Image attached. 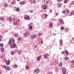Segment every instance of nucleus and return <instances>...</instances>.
I'll use <instances>...</instances> for the list:
<instances>
[{
	"instance_id": "f257e3e1",
	"label": "nucleus",
	"mask_w": 74,
	"mask_h": 74,
	"mask_svg": "<svg viewBox=\"0 0 74 74\" xmlns=\"http://www.w3.org/2000/svg\"><path fill=\"white\" fill-rule=\"evenodd\" d=\"M66 73V69L65 68H63L62 71V73L63 74H65Z\"/></svg>"
},
{
	"instance_id": "f03ea898",
	"label": "nucleus",
	"mask_w": 74,
	"mask_h": 74,
	"mask_svg": "<svg viewBox=\"0 0 74 74\" xmlns=\"http://www.w3.org/2000/svg\"><path fill=\"white\" fill-rule=\"evenodd\" d=\"M11 61L10 60H6V61H5V63L6 65H9L10 64V62Z\"/></svg>"
},
{
	"instance_id": "7ed1b4c3",
	"label": "nucleus",
	"mask_w": 74,
	"mask_h": 74,
	"mask_svg": "<svg viewBox=\"0 0 74 74\" xmlns=\"http://www.w3.org/2000/svg\"><path fill=\"white\" fill-rule=\"evenodd\" d=\"M24 19L25 20H29L30 17L29 16H27L24 17Z\"/></svg>"
},
{
	"instance_id": "20e7f679",
	"label": "nucleus",
	"mask_w": 74,
	"mask_h": 74,
	"mask_svg": "<svg viewBox=\"0 0 74 74\" xmlns=\"http://www.w3.org/2000/svg\"><path fill=\"white\" fill-rule=\"evenodd\" d=\"M15 46H16V44H15V43H13L11 45L10 47L12 48H14L15 47Z\"/></svg>"
},
{
	"instance_id": "39448f33",
	"label": "nucleus",
	"mask_w": 74,
	"mask_h": 74,
	"mask_svg": "<svg viewBox=\"0 0 74 74\" xmlns=\"http://www.w3.org/2000/svg\"><path fill=\"white\" fill-rule=\"evenodd\" d=\"M44 2L45 4L47 5V4H48L49 3V1H48V0H45Z\"/></svg>"
},
{
	"instance_id": "423d86ee",
	"label": "nucleus",
	"mask_w": 74,
	"mask_h": 74,
	"mask_svg": "<svg viewBox=\"0 0 74 74\" xmlns=\"http://www.w3.org/2000/svg\"><path fill=\"white\" fill-rule=\"evenodd\" d=\"M12 67L14 69H16L18 67V65L16 64H15L12 66Z\"/></svg>"
},
{
	"instance_id": "0eeeda50",
	"label": "nucleus",
	"mask_w": 74,
	"mask_h": 74,
	"mask_svg": "<svg viewBox=\"0 0 74 74\" xmlns=\"http://www.w3.org/2000/svg\"><path fill=\"white\" fill-rule=\"evenodd\" d=\"M30 1H32L34 4H36V0H30Z\"/></svg>"
},
{
	"instance_id": "6e6552de",
	"label": "nucleus",
	"mask_w": 74,
	"mask_h": 74,
	"mask_svg": "<svg viewBox=\"0 0 74 74\" xmlns=\"http://www.w3.org/2000/svg\"><path fill=\"white\" fill-rule=\"evenodd\" d=\"M60 21L61 22V25H63L64 24V22L63 21L62 19H60Z\"/></svg>"
},
{
	"instance_id": "1a4fd4ad",
	"label": "nucleus",
	"mask_w": 74,
	"mask_h": 74,
	"mask_svg": "<svg viewBox=\"0 0 74 74\" xmlns=\"http://www.w3.org/2000/svg\"><path fill=\"white\" fill-rule=\"evenodd\" d=\"M10 41L11 42H14L15 41V40L13 38H10Z\"/></svg>"
},
{
	"instance_id": "9d476101",
	"label": "nucleus",
	"mask_w": 74,
	"mask_h": 74,
	"mask_svg": "<svg viewBox=\"0 0 74 74\" xmlns=\"http://www.w3.org/2000/svg\"><path fill=\"white\" fill-rule=\"evenodd\" d=\"M65 53H66L67 55H69V52H68V51H67V50H65Z\"/></svg>"
},
{
	"instance_id": "9b49d317",
	"label": "nucleus",
	"mask_w": 74,
	"mask_h": 74,
	"mask_svg": "<svg viewBox=\"0 0 74 74\" xmlns=\"http://www.w3.org/2000/svg\"><path fill=\"white\" fill-rule=\"evenodd\" d=\"M42 7L43 9H45H45H47V6L45 5H43Z\"/></svg>"
},
{
	"instance_id": "f8f14e48",
	"label": "nucleus",
	"mask_w": 74,
	"mask_h": 74,
	"mask_svg": "<svg viewBox=\"0 0 74 74\" xmlns=\"http://www.w3.org/2000/svg\"><path fill=\"white\" fill-rule=\"evenodd\" d=\"M34 71L36 73H38V72L39 71V70L38 69H36V70H35Z\"/></svg>"
},
{
	"instance_id": "ddd939ff",
	"label": "nucleus",
	"mask_w": 74,
	"mask_h": 74,
	"mask_svg": "<svg viewBox=\"0 0 74 74\" xmlns=\"http://www.w3.org/2000/svg\"><path fill=\"white\" fill-rule=\"evenodd\" d=\"M11 53L12 55H14L15 54V52L14 51H12L11 52Z\"/></svg>"
},
{
	"instance_id": "4468645a",
	"label": "nucleus",
	"mask_w": 74,
	"mask_h": 74,
	"mask_svg": "<svg viewBox=\"0 0 74 74\" xmlns=\"http://www.w3.org/2000/svg\"><path fill=\"white\" fill-rule=\"evenodd\" d=\"M60 45H62L63 44V43H62V39H60Z\"/></svg>"
},
{
	"instance_id": "2eb2a0df",
	"label": "nucleus",
	"mask_w": 74,
	"mask_h": 74,
	"mask_svg": "<svg viewBox=\"0 0 74 74\" xmlns=\"http://www.w3.org/2000/svg\"><path fill=\"white\" fill-rule=\"evenodd\" d=\"M34 37H35V35H33L31 36V38H32V39H34Z\"/></svg>"
},
{
	"instance_id": "dca6fc26",
	"label": "nucleus",
	"mask_w": 74,
	"mask_h": 74,
	"mask_svg": "<svg viewBox=\"0 0 74 74\" xmlns=\"http://www.w3.org/2000/svg\"><path fill=\"white\" fill-rule=\"evenodd\" d=\"M15 10L17 11V12L19 11V8H17Z\"/></svg>"
},
{
	"instance_id": "f3484780",
	"label": "nucleus",
	"mask_w": 74,
	"mask_h": 74,
	"mask_svg": "<svg viewBox=\"0 0 74 74\" xmlns=\"http://www.w3.org/2000/svg\"><path fill=\"white\" fill-rule=\"evenodd\" d=\"M62 4H60L58 5V7H59V8H60V7H62Z\"/></svg>"
},
{
	"instance_id": "a211bd4d",
	"label": "nucleus",
	"mask_w": 74,
	"mask_h": 74,
	"mask_svg": "<svg viewBox=\"0 0 74 74\" xmlns=\"http://www.w3.org/2000/svg\"><path fill=\"white\" fill-rule=\"evenodd\" d=\"M37 59L38 61H40V56H38L37 57Z\"/></svg>"
},
{
	"instance_id": "6ab92c4d",
	"label": "nucleus",
	"mask_w": 74,
	"mask_h": 74,
	"mask_svg": "<svg viewBox=\"0 0 74 74\" xmlns=\"http://www.w3.org/2000/svg\"><path fill=\"white\" fill-rule=\"evenodd\" d=\"M1 50L2 52H4V48H2L1 49Z\"/></svg>"
},
{
	"instance_id": "aec40b11",
	"label": "nucleus",
	"mask_w": 74,
	"mask_h": 74,
	"mask_svg": "<svg viewBox=\"0 0 74 74\" xmlns=\"http://www.w3.org/2000/svg\"><path fill=\"white\" fill-rule=\"evenodd\" d=\"M18 55H21V53H22V52L21 51H18Z\"/></svg>"
},
{
	"instance_id": "412c9836",
	"label": "nucleus",
	"mask_w": 74,
	"mask_h": 74,
	"mask_svg": "<svg viewBox=\"0 0 74 74\" xmlns=\"http://www.w3.org/2000/svg\"><path fill=\"white\" fill-rule=\"evenodd\" d=\"M69 30L70 29L67 28L66 29L65 31V32H68V31H69Z\"/></svg>"
},
{
	"instance_id": "4be33fe9",
	"label": "nucleus",
	"mask_w": 74,
	"mask_h": 74,
	"mask_svg": "<svg viewBox=\"0 0 74 74\" xmlns=\"http://www.w3.org/2000/svg\"><path fill=\"white\" fill-rule=\"evenodd\" d=\"M3 68H4L5 70H7V67L5 65H4L3 66Z\"/></svg>"
},
{
	"instance_id": "5701e85b",
	"label": "nucleus",
	"mask_w": 74,
	"mask_h": 74,
	"mask_svg": "<svg viewBox=\"0 0 74 74\" xmlns=\"http://www.w3.org/2000/svg\"><path fill=\"white\" fill-rule=\"evenodd\" d=\"M16 3V1H13L12 2V4H15Z\"/></svg>"
},
{
	"instance_id": "b1692460",
	"label": "nucleus",
	"mask_w": 74,
	"mask_h": 74,
	"mask_svg": "<svg viewBox=\"0 0 74 74\" xmlns=\"http://www.w3.org/2000/svg\"><path fill=\"white\" fill-rule=\"evenodd\" d=\"M28 32H27L26 33H24V36H27V34H28Z\"/></svg>"
},
{
	"instance_id": "393cba45",
	"label": "nucleus",
	"mask_w": 74,
	"mask_h": 74,
	"mask_svg": "<svg viewBox=\"0 0 74 74\" xmlns=\"http://www.w3.org/2000/svg\"><path fill=\"white\" fill-rule=\"evenodd\" d=\"M74 14V11H73L71 13V14L69 15V16H71V15Z\"/></svg>"
},
{
	"instance_id": "a878e982",
	"label": "nucleus",
	"mask_w": 74,
	"mask_h": 74,
	"mask_svg": "<svg viewBox=\"0 0 74 74\" xmlns=\"http://www.w3.org/2000/svg\"><path fill=\"white\" fill-rule=\"evenodd\" d=\"M4 46V45L3 43H1L0 44V47H3V46Z\"/></svg>"
},
{
	"instance_id": "bb28decb",
	"label": "nucleus",
	"mask_w": 74,
	"mask_h": 74,
	"mask_svg": "<svg viewBox=\"0 0 74 74\" xmlns=\"http://www.w3.org/2000/svg\"><path fill=\"white\" fill-rule=\"evenodd\" d=\"M66 14H69L70 13V12L69 10H68V11H67L66 12Z\"/></svg>"
},
{
	"instance_id": "cd10ccee",
	"label": "nucleus",
	"mask_w": 74,
	"mask_h": 74,
	"mask_svg": "<svg viewBox=\"0 0 74 74\" xmlns=\"http://www.w3.org/2000/svg\"><path fill=\"white\" fill-rule=\"evenodd\" d=\"M58 66H60V67H62V63H60L59 64Z\"/></svg>"
},
{
	"instance_id": "c85d7f7f",
	"label": "nucleus",
	"mask_w": 74,
	"mask_h": 74,
	"mask_svg": "<svg viewBox=\"0 0 74 74\" xmlns=\"http://www.w3.org/2000/svg\"><path fill=\"white\" fill-rule=\"evenodd\" d=\"M10 67L9 66H8L7 67V70H10Z\"/></svg>"
},
{
	"instance_id": "c756f323",
	"label": "nucleus",
	"mask_w": 74,
	"mask_h": 74,
	"mask_svg": "<svg viewBox=\"0 0 74 74\" xmlns=\"http://www.w3.org/2000/svg\"><path fill=\"white\" fill-rule=\"evenodd\" d=\"M68 3V1H67V0H65L64 3H65V4H66V3Z\"/></svg>"
},
{
	"instance_id": "7c9ffc66",
	"label": "nucleus",
	"mask_w": 74,
	"mask_h": 74,
	"mask_svg": "<svg viewBox=\"0 0 74 74\" xmlns=\"http://www.w3.org/2000/svg\"><path fill=\"white\" fill-rule=\"evenodd\" d=\"M49 25L50 27H52V23H50Z\"/></svg>"
},
{
	"instance_id": "2f4dec72",
	"label": "nucleus",
	"mask_w": 74,
	"mask_h": 74,
	"mask_svg": "<svg viewBox=\"0 0 74 74\" xmlns=\"http://www.w3.org/2000/svg\"><path fill=\"white\" fill-rule=\"evenodd\" d=\"M11 40H9V41L8 42V44H9V45H10V44H11Z\"/></svg>"
},
{
	"instance_id": "473e14b6",
	"label": "nucleus",
	"mask_w": 74,
	"mask_h": 74,
	"mask_svg": "<svg viewBox=\"0 0 74 74\" xmlns=\"http://www.w3.org/2000/svg\"><path fill=\"white\" fill-rule=\"evenodd\" d=\"M69 59V57H66L65 58V60H67V59Z\"/></svg>"
},
{
	"instance_id": "72a5a7b5",
	"label": "nucleus",
	"mask_w": 74,
	"mask_h": 74,
	"mask_svg": "<svg viewBox=\"0 0 74 74\" xmlns=\"http://www.w3.org/2000/svg\"><path fill=\"white\" fill-rule=\"evenodd\" d=\"M15 37H18V34H15Z\"/></svg>"
},
{
	"instance_id": "f704fd0d",
	"label": "nucleus",
	"mask_w": 74,
	"mask_h": 74,
	"mask_svg": "<svg viewBox=\"0 0 74 74\" xmlns=\"http://www.w3.org/2000/svg\"><path fill=\"white\" fill-rule=\"evenodd\" d=\"M4 19V18H3L2 17H0V20H3Z\"/></svg>"
},
{
	"instance_id": "c9c22d12",
	"label": "nucleus",
	"mask_w": 74,
	"mask_h": 74,
	"mask_svg": "<svg viewBox=\"0 0 74 74\" xmlns=\"http://www.w3.org/2000/svg\"><path fill=\"white\" fill-rule=\"evenodd\" d=\"M61 30H64V27H61Z\"/></svg>"
},
{
	"instance_id": "e433bc0d",
	"label": "nucleus",
	"mask_w": 74,
	"mask_h": 74,
	"mask_svg": "<svg viewBox=\"0 0 74 74\" xmlns=\"http://www.w3.org/2000/svg\"><path fill=\"white\" fill-rule=\"evenodd\" d=\"M55 62L56 63H58V60H56Z\"/></svg>"
},
{
	"instance_id": "4c0bfd02",
	"label": "nucleus",
	"mask_w": 74,
	"mask_h": 74,
	"mask_svg": "<svg viewBox=\"0 0 74 74\" xmlns=\"http://www.w3.org/2000/svg\"><path fill=\"white\" fill-rule=\"evenodd\" d=\"M18 41H21V38H18Z\"/></svg>"
},
{
	"instance_id": "58836bf2",
	"label": "nucleus",
	"mask_w": 74,
	"mask_h": 74,
	"mask_svg": "<svg viewBox=\"0 0 74 74\" xmlns=\"http://www.w3.org/2000/svg\"><path fill=\"white\" fill-rule=\"evenodd\" d=\"M45 56V54L44 55V57L45 58H48L47 57V56Z\"/></svg>"
},
{
	"instance_id": "ea45409f",
	"label": "nucleus",
	"mask_w": 74,
	"mask_h": 74,
	"mask_svg": "<svg viewBox=\"0 0 74 74\" xmlns=\"http://www.w3.org/2000/svg\"><path fill=\"white\" fill-rule=\"evenodd\" d=\"M41 35V33H40L38 34V36H40Z\"/></svg>"
},
{
	"instance_id": "a19ab883",
	"label": "nucleus",
	"mask_w": 74,
	"mask_h": 74,
	"mask_svg": "<svg viewBox=\"0 0 74 74\" xmlns=\"http://www.w3.org/2000/svg\"><path fill=\"white\" fill-rule=\"evenodd\" d=\"M62 13L64 14H65V10H63L62 12Z\"/></svg>"
},
{
	"instance_id": "79ce46f5",
	"label": "nucleus",
	"mask_w": 74,
	"mask_h": 74,
	"mask_svg": "<svg viewBox=\"0 0 74 74\" xmlns=\"http://www.w3.org/2000/svg\"><path fill=\"white\" fill-rule=\"evenodd\" d=\"M25 4V2H22V5H24Z\"/></svg>"
},
{
	"instance_id": "37998d69",
	"label": "nucleus",
	"mask_w": 74,
	"mask_h": 74,
	"mask_svg": "<svg viewBox=\"0 0 74 74\" xmlns=\"http://www.w3.org/2000/svg\"><path fill=\"white\" fill-rule=\"evenodd\" d=\"M26 68L27 69H29V67L27 66H26Z\"/></svg>"
},
{
	"instance_id": "c03bdc74",
	"label": "nucleus",
	"mask_w": 74,
	"mask_h": 74,
	"mask_svg": "<svg viewBox=\"0 0 74 74\" xmlns=\"http://www.w3.org/2000/svg\"><path fill=\"white\" fill-rule=\"evenodd\" d=\"M33 10H32L30 12L31 13H33Z\"/></svg>"
},
{
	"instance_id": "a18cd8bd",
	"label": "nucleus",
	"mask_w": 74,
	"mask_h": 74,
	"mask_svg": "<svg viewBox=\"0 0 74 74\" xmlns=\"http://www.w3.org/2000/svg\"><path fill=\"white\" fill-rule=\"evenodd\" d=\"M49 74H52V72L51 71L49 72Z\"/></svg>"
},
{
	"instance_id": "49530a36",
	"label": "nucleus",
	"mask_w": 74,
	"mask_h": 74,
	"mask_svg": "<svg viewBox=\"0 0 74 74\" xmlns=\"http://www.w3.org/2000/svg\"><path fill=\"white\" fill-rule=\"evenodd\" d=\"M56 15H59V13H57L56 14Z\"/></svg>"
},
{
	"instance_id": "de8ad7c7",
	"label": "nucleus",
	"mask_w": 74,
	"mask_h": 74,
	"mask_svg": "<svg viewBox=\"0 0 74 74\" xmlns=\"http://www.w3.org/2000/svg\"><path fill=\"white\" fill-rule=\"evenodd\" d=\"M30 29H32V27L31 26H30Z\"/></svg>"
},
{
	"instance_id": "09e8293b",
	"label": "nucleus",
	"mask_w": 74,
	"mask_h": 74,
	"mask_svg": "<svg viewBox=\"0 0 74 74\" xmlns=\"http://www.w3.org/2000/svg\"><path fill=\"white\" fill-rule=\"evenodd\" d=\"M12 18H10V21H12Z\"/></svg>"
},
{
	"instance_id": "8fccbe9b",
	"label": "nucleus",
	"mask_w": 74,
	"mask_h": 74,
	"mask_svg": "<svg viewBox=\"0 0 74 74\" xmlns=\"http://www.w3.org/2000/svg\"><path fill=\"white\" fill-rule=\"evenodd\" d=\"M19 4H22V2H21L19 3Z\"/></svg>"
},
{
	"instance_id": "3c124183",
	"label": "nucleus",
	"mask_w": 74,
	"mask_h": 74,
	"mask_svg": "<svg viewBox=\"0 0 74 74\" xmlns=\"http://www.w3.org/2000/svg\"><path fill=\"white\" fill-rule=\"evenodd\" d=\"M5 7H7V4H5Z\"/></svg>"
},
{
	"instance_id": "603ef678",
	"label": "nucleus",
	"mask_w": 74,
	"mask_h": 74,
	"mask_svg": "<svg viewBox=\"0 0 74 74\" xmlns=\"http://www.w3.org/2000/svg\"><path fill=\"white\" fill-rule=\"evenodd\" d=\"M8 20L10 21V18H8Z\"/></svg>"
},
{
	"instance_id": "864d4df0",
	"label": "nucleus",
	"mask_w": 74,
	"mask_h": 74,
	"mask_svg": "<svg viewBox=\"0 0 74 74\" xmlns=\"http://www.w3.org/2000/svg\"><path fill=\"white\" fill-rule=\"evenodd\" d=\"M14 25H16V22H14Z\"/></svg>"
},
{
	"instance_id": "5fc2aeb1",
	"label": "nucleus",
	"mask_w": 74,
	"mask_h": 74,
	"mask_svg": "<svg viewBox=\"0 0 74 74\" xmlns=\"http://www.w3.org/2000/svg\"><path fill=\"white\" fill-rule=\"evenodd\" d=\"M6 60H6V59H4V62H6Z\"/></svg>"
},
{
	"instance_id": "6e6d98bb",
	"label": "nucleus",
	"mask_w": 74,
	"mask_h": 74,
	"mask_svg": "<svg viewBox=\"0 0 74 74\" xmlns=\"http://www.w3.org/2000/svg\"><path fill=\"white\" fill-rule=\"evenodd\" d=\"M37 45H35V46H34V47L35 48H36L37 47Z\"/></svg>"
},
{
	"instance_id": "4d7b16f0",
	"label": "nucleus",
	"mask_w": 74,
	"mask_h": 74,
	"mask_svg": "<svg viewBox=\"0 0 74 74\" xmlns=\"http://www.w3.org/2000/svg\"><path fill=\"white\" fill-rule=\"evenodd\" d=\"M65 53V52H64V51H62V53Z\"/></svg>"
},
{
	"instance_id": "13d9d810",
	"label": "nucleus",
	"mask_w": 74,
	"mask_h": 74,
	"mask_svg": "<svg viewBox=\"0 0 74 74\" xmlns=\"http://www.w3.org/2000/svg\"><path fill=\"white\" fill-rule=\"evenodd\" d=\"M46 55V56H48V54H46V55Z\"/></svg>"
},
{
	"instance_id": "bf43d9fd",
	"label": "nucleus",
	"mask_w": 74,
	"mask_h": 74,
	"mask_svg": "<svg viewBox=\"0 0 74 74\" xmlns=\"http://www.w3.org/2000/svg\"><path fill=\"white\" fill-rule=\"evenodd\" d=\"M58 1L60 2V0H58Z\"/></svg>"
},
{
	"instance_id": "052dcab7",
	"label": "nucleus",
	"mask_w": 74,
	"mask_h": 74,
	"mask_svg": "<svg viewBox=\"0 0 74 74\" xmlns=\"http://www.w3.org/2000/svg\"><path fill=\"white\" fill-rule=\"evenodd\" d=\"M72 4H74V2H72Z\"/></svg>"
},
{
	"instance_id": "680f3d73",
	"label": "nucleus",
	"mask_w": 74,
	"mask_h": 74,
	"mask_svg": "<svg viewBox=\"0 0 74 74\" xmlns=\"http://www.w3.org/2000/svg\"><path fill=\"white\" fill-rule=\"evenodd\" d=\"M0 58L2 59V58H3V57L2 56H0Z\"/></svg>"
},
{
	"instance_id": "e2e57ef3",
	"label": "nucleus",
	"mask_w": 74,
	"mask_h": 74,
	"mask_svg": "<svg viewBox=\"0 0 74 74\" xmlns=\"http://www.w3.org/2000/svg\"><path fill=\"white\" fill-rule=\"evenodd\" d=\"M50 12H52V10H50Z\"/></svg>"
},
{
	"instance_id": "0e129e2a",
	"label": "nucleus",
	"mask_w": 74,
	"mask_h": 74,
	"mask_svg": "<svg viewBox=\"0 0 74 74\" xmlns=\"http://www.w3.org/2000/svg\"><path fill=\"white\" fill-rule=\"evenodd\" d=\"M58 67H56V70H58Z\"/></svg>"
},
{
	"instance_id": "69168bd1",
	"label": "nucleus",
	"mask_w": 74,
	"mask_h": 74,
	"mask_svg": "<svg viewBox=\"0 0 74 74\" xmlns=\"http://www.w3.org/2000/svg\"><path fill=\"white\" fill-rule=\"evenodd\" d=\"M45 16H47V14H45Z\"/></svg>"
},
{
	"instance_id": "338daca9",
	"label": "nucleus",
	"mask_w": 74,
	"mask_h": 74,
	"mask_svg": "<svg viewBox=\"0 0 74 74\" xmlns=\"http://www.w3.org/2000/svg\"><path fill=\"white\" fill-rule=\"evenodd\" d=\"M16 25H17V23H16Z\"/></svg>"
},
{
	"instance_id": "774afa93",
	"label": "nucleus",
	"mask_w": 74,
	"mask_h": 74,
	"mask_svg": "<svg viewBox=\"0 0 74 74\" xmlns=\"http://www.w3.org/2000/svg\"><path fill=\"white\" fill-rule=\"evenodd\" d=\"M39 57L40 58H41V57H42V56H40Z\"/></svg>"
}]
</instances>
